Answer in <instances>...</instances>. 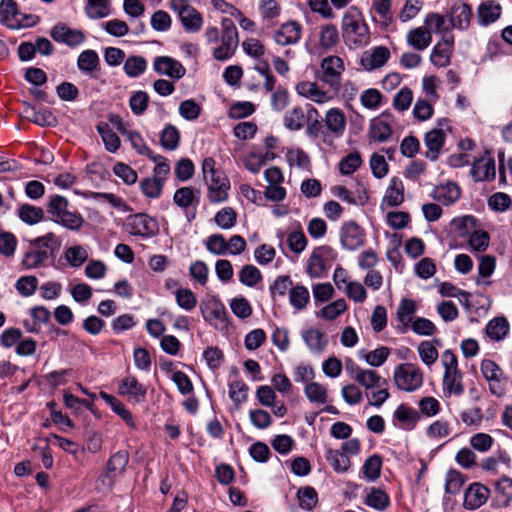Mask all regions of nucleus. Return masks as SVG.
<instances>
[{"mask_svg":"<svg viewBox=\"0 0 512 512\" xmlns=\"http://www.w3.org/2000/svg\"><path fill=\"white\" fill-rule=\"evenodd\" d=\"M353 379L363 386L366 392L374 388H380L383 384H386V380L376 371L359 367L353 369Z\"/></svg>","mask_w":512,"mask_h":512,"instance_id":"obj_23","label":"nucleus"},{"mask_svg":"<svg viewBox=\"0 0 512 512\" xmlns=\"http://www.w3.org/2000/svg\"><path fill=\"white\" fill-rule=\"evenodd\" d=\"M404 201V184L398 177H392L381 202V208L398 207Z\"/></svg>","mask_w":512,"mask_h":512,"instance_id":"obj_21","label":"nucleus"},{"mask_svg":"<svg viewBox=\"0 0 512 512\" xmlns=\"http://www.w3.org/2000/svg\"><path fill=\"white\" fill-rule=\"evenodd\" d=\"M24 111L26 117L39 126H52L56 122L54 115L47 109L36 110L35 107L27 105Z\"/></svg>","mask_w":512,"mask_h":512,"instance_id":"obj_40","label":"nucleus"},{"mask_svg":"<svg viewBox=\"0 0 512 512\" xmlns=\"http://www.w3.org/2000/svg\"><path fill=\"white\" fill-rule=\"evenodd\" d=\"M125 228L130 234L143 238L152 237L158 232L157 221L145 213L128 216Z\"/></svg>","mask_w":512,"mask_h":512,"instance_id":"obj_10","label":"nucleus"},{"mask_svg":"<svg viewBox=\"0 0 512 512\" xmlns=\"http://www.w3.org/2000/svg\"><path fill=\"white\" fill-rule=\"evenodd\" d=\"M392 135L390 124L382 118L371 120L369 127V136L373 141L385 142Z\"/></svg>","mask_w":512,"mask_h":512,"instance_id":"obj_35","label":"nucleus"},{"mask_svg":"<svg viewBox=\"0 0 512 512\" xmlns=\"http://www.w3.org/2000/svg\"><path fill=\"white\" fill-rule=\"evenodd\" d=\"M215 160L207 157L202 163L203 178L207 185V198L210 203L216 204L228 199L230 181L224 172L215 168Z\"/></svg>","mask_w":512,"mask_h":512,"instance_id":"obj_3","label":"nucleus"},{"mask_svg":"<svg viewBox=\"0 0 512 512\" xmlns=\"http://www.w3.org/2000/svg\"><path fill=\"white\" fill-rule=\"evenodd\" d=\"M393 380L399 390L413 392L423 384V372L412 363H402L396 366Z\"/></svg>","mask_w":512,"mask_h":512,"instance_id":"obj_4","label":"nucleus"},{"mask_svg":"<svg viewBox=\"0 0 512 512\" xmlns=\"http://www.w3.org/2000/svg\"><path fill=\"white\" fill-rule=\"evenodd\" d=\"M163 185L160 179L154 177L144 178L140 182L141 191L149 198H158L162 193Z\"/></svg>","mask_w":512,"mask_h":512,"instance_id":"obj_61","label":"nucleus"},{"mask_svg":"<svg viewBox=\"0 0 512 512\" xmlns=\"http://www.w3.org/2000/svg\"><path fill=\"white\" fill-rule=\"evenodd\" d=\"M153 69L159 75H166L172 79H180L185 73V67L169 56H158L153 61Z\"/></svg>","mask_w":512,"mask_h":512,"instance_id":"obj_18","label":"nucleus"},{"mask_svg":"<svg viewBox=\"0 0 512 512\" xmlns=\"http://www.w3.org/2000/svg\"><path fill=\"white\" fill-rule=\"evenodd\" d=\"M306 115L300 106L288 110L283 118L284 126L290 131H299L305 126Z\"/></svg>","mask_w":512,"mask_h":512,"instance_id":"obj_38","label":"nucleus"},{"mask_svg":"<svg viewBox=\"0 0 512 512\" xmlns=\"http://www.w3.org/2000/svg\"><path fill=\"white\" fill-rule=\"evenodd\" d=\"M176 303L186 311L193 310L197 305L195 294L188 288H180L175 292Z\"/></svg>","mask_w":512,"mask_h":512,"instance_id":"obj_63","label":"nucleus"},{"mask_svg":"<svg viewBox=\"0 0 512 512\" xmlns=\"http://www.w3.org/2000/svg\"><path fill=\"white\" fill-rule=\"evenodd\" d=\"M364 504L377 511H384L390 506V497L382 489L372 487L364 498Z\"/></svg>","mask_w":512,"mask_h":512,"instance_id":"obj_32","label":"nucleus"},{"mask_svg":"<svg viewBox=\"0 0 512 512\" xmlns=\"http://www.w3.org/2000/svg\"><path fill=\"white\" fill-rule=\"evenodd\" d=\"M310 301L309 290L303 285H295L290 289L289 302L296 311L304 310Z\"/></svg>","mask_w":512,"mask_h":512,"instance_id":"obj_39","label":"nucleus"},{"mask_svg":"<svg viewBox=\"0 0 512 512\" xmlns=\"http://www.w3.org/2000/svg\"><path fill=\"white\" fill-rule=\"evenodd\" d=\"M454 50L453 35H443L442 39L433 47L430 55L431 63L439 68L450 65Z\"/></svg>","mask_w":512,"mask_h":512,"instance_id":"obj_13","label":"nucleus"},{"mask_svg":"<svg viewBox=\"0 0 512 512\" xmlns=\"http://www.w3.org/2000/svg\"><path fill=\"white\" fill-rule=\"evenodd\" d=\"M297 498L299 506L307 511L313 510L318 503V494L311 486H305L298 490Z\"/></svg>","mask_w":512,"mask_h":512,"instance_id":"obj_52","label":"nucleus"},{"mask_svg":"<svg viewBox=\"0 0 512 512\" xmlns=\"http://www.w3.org/2000/svg\"><path fill=\"white\" fill-rule=\"evenodd\" d=\"M259 11L263 21H272L279 17L281 6L276 0H260Z\"/></svg>","mask_w":512,"mask_h":512,"instance_id":"obj_60","label":"nucleus"},{"mask_svg":"<svg viewBox=\"0 0 512 512\" xmlns=\"http://www.w3.org/2000/svg\"><path fill=\"white\" fill-rule=\"evenodd\" d=\"M118 393L135 403H143L146 400L147 387L135 376L128 374L119 382Z\"/></svg>","mask_w":512,"mask_h":512,"instance_id":"obj_12","label":"nucleus"},{"mask_svg":"<svg viewBox=\"0 0 512 512\" xmlns=\"http://www.w3.org/2000/svg\"><path fill=\"white\" fill-rule=\"evenodd\" d=\"M68 200L60 195H52L49 197L47 203V213L50 215L51 219L56 223L58 219H60L64 213L68 211Z\"/></svg>","mask_w":512,"mask_h":512,"instance_id":"obj_42","label":"nucleus"},{"mask_svg":"<svg viewBox=\"0 0 512 512\" xmlns=\"http://www.w3.org/2000/svg\"><path fill=\"white\" fill-rule=\"evenodd\" d=\"M472 8L467 3H459L452 7L450 21L454 28L466 29L470 25Z\"/></svg>","mask_w":512,"mask_h":512,"instance_id":"obj_27","label":"nucleus"},{"mask_svg":"<svg viewBox=\"0 0 512 512\" xmlns=\"http://www.w3.org/2000/svg\"><path fill=\"white\" fill-rule=\"evenodd\" d=\"M407 43L418 51L425 50L432 42V35L430 30H427L426 27L421 26L414 29H411L407 33Z\"/></svg>","mask_w":512,"mask_h":512,"instance_id":"obj_29","label":"nucleus"},{"mask_svg":"<svg viewBox=\"0 0 512 512\" xmlns=\"http://www.w3.org/2000/svg\"><path fill=\"white\" fill-rule=\"evenodd\" d=\"M381 468L382 458L374 454L365 460L362 466V473L368 481H375L380 476Z\"/></svg>","mask_w":512,"mask_h":512,"instance_id":"obj_48","label":"nucleus"},{"mask_svg":"<svg viewBox=\"0 0 512 512\" xmlns=\"http://www.w3.org/2000/svg\"><path fill=\"white\" fill-rule=\"evenodd\" d=\"M147 67V61L142 56H129L123 66L125 73L129 77L140 76Z\"/></svg>","mask_w":512,"mask_h":512,"instance_id":"obj_58","label":"nucleus"},{"mask_svg":"<svg viewBox=\"0 0 512 512\" xmlns=\"http://www.w3.org/2000/svg\"><path fill=\"white\" fill-rule=\"evenodd\" d=\"M326 459L337 473L347 472L351 465L349 457L339 450L329 449Z\"/></svg>","mask_w":512,"mask_h":512,"instance_id":"obj_45","label":"nucleus"},{"mask_svg":"<svg viewBox=\"0 0 512 512\" xmlns=\"http://www.w3.org/2000/svg\"><path fill=\"white\" fill-rule=\"evenodd\" d=\"M173 201L177 206L186 210L192 205L196 207L200 202V198L192 187H182L175 191Z\"/></svg>","mask_w":512,"mask_h":512,"instance_id":"obj_37","label":"nucleus"},{"mask_svg":"<svg viewBox=\"0 0 512 512\" xmlns=\"http://www.w3.org/2000/svg\"><path fill=\"white\" fill-rule=\"evenodd\" d=\"M293 287V282L288 275L278 276L269 287L270 295L273 301L278 297H284Z\"/></svg>","mask_w":512,"mask_h":512,"instance_id":"obj_49","label":"nucleus"},{"mask_svg":"<svg viewBox=\"0 0 512 512\" xmlns=\"http://www.w3.org/2000/svg\"><path fill=\"white\" fill-rule=\"evenodd\" d=\"M339 42V31L334 24H325L319 30V45L324 49H332Z\"/></svg>","mask_w":512,"mask_h":512,"instance_id":"obj_41","label":"nucleus"},{"mask_svg":"<svg viewBox=\"0 0 512 512\" xmlns=\"http://www.w3.org/2000/svg\"><path fill=\"white\" fill-rule=\"evenodd\" d=\"M97 131L102 137L105 144V148L109 152H116L120 147V138L118 135L109 127L107 123H100L97 126Z\"/></svg>","mask_w":512,"mask_h":512,"instance_id":"obj_47","label":"nucleus"},{"mask_svg":"<svg viewBox=\"0 0 512 512\" xmlns=\"http://www.w3.org/2000/svg\"><path fill=\"white\" fill-rule=\"evenodd\" d=\"M451 227L458 236L465 237L476 229V219L470 215L454 218Z\"/></svg>","mask_w":512,"mask_h":512,"instance_id":"obj_51","label":"nucleus"},{"mask_svg":"<svg viewBox=\"0 0 512 512\" xmlns=\"http://www.w3.org/2000/svg\"><path fill=\"white\" fill-rule=\"evenodd\" d=\"M99 395L111 407V409L125 421L127 425L130 427L135 426L132 414L120 400L104 391H101Z\"/></svg>","mask_w":512,"mask_h":512,"instance_id":"obj_34","label":"nucleus"},{"mask_svg":"<svg viewBox=\"0 0 512 512\" xmlns=\"http://www.w3.org/2000/svg\"><path fill=\"white\" fill-rule=\"evenodd\" d=\"M496 493L501 505L507 506L512 500V479L504 477L496 483Z\"/></svg>","mask_w":512,"mask_h":512,"instance_id":"obj_64","label":"nucleus"},{"mask_svg":"<svg viewBox=\"0 0 512 512\" xmlns=\"http://www.w3.org/2000/svg\"><path fill=\"white\" fill-rule=\"evenodd\" d=\"M446 133L443 128H433L425 134L424 144L427 148L425 157L430 161H436L444 146Z\"/></svg>","mask_w":512,"mask_h":512,"instance_id":"obj_19","label":"nucleus"},{"mask_svg":"<svg viewBox=\"0 0 512 512\" xmlns=\"http://www.w3.org/2000/svg\"><path fill=\"white\" fill-rule=\"evenodd\" d=\"M390 58V51L385 46H376L362 53L360 64L366 71L383 67Z\"/></svg>","mask_w":512,"mask_h":512,"instance_id":"obj_15","label":"nucleus"},{"mask_svg":"<svg viewBox=\"0 0 512 512\" xmlns=\"http://www.w3.org/2000/svg\"><path fill=\"white\" fill-rule=\"evenodd\" d=\"M510 325L504 316L491 319L485 328L486 335L493 341L503 340L509 333Z\"/></svg>","mask_w":512,"mask_h":512,"instance_id":"obj_30","label":"nucleus"},{"mask_svg":"<svg viewBox=\"0 0 512 512\" xmlns=\"http://www.w3.org/2000/svg\"><path fill=\"white\" fill-rule=\"evenodd\" d=\"M296 91L299 95L313 101L316 104L322 105L335 99L338 92H334L329 88L323 90L316 82L302 81L296 86Z\"/></svg>","mask_w":512,"mask_h":512,"instance_id":"obj_11","label":"nucleus"},{"mask_svg":"<svg viewBox=\"0 0 512 512\" xmlns=\"http://www.w3.org/2000/svg\"><path fill=\"white\" fill-rule=\"evenodd\" d=\"M461 195L460 187L454 182H447L438 185L432 192L434 200L442 203L443 205H451L455 203Z\"/></svg>","mask_w":512,"mask_h":512,"instance_id":"obj_24","label":"nucleus"},{"mask_svg":"<svg viewBox=\"0 0 512 512\" xmlns=\"http://www.w3.org/2000/svg\"><path fill=\"white\" fill-rule=\"evenodd\" d=\"M170 8L178 14L184 29L190 33H196L203 26V17L188 0H171Z\"/></svg>","mask_w":512,"mask_h":512,"instance_id":"obj_6","label":"nucleus"},{"mask_svg":"<svg viewBox=\"0 0 512 512\" xmlns=\"http://www.w3.org/2000/svg\"><path fill=\"white\" fill-rule=\"evenodd\" d=\"M19 218L29 224L34 225L44 219V210L30 204H24L18 209Z\"/></svg>","mask_w":512,"mask_h":512,"instance_id":"obj_46","label":"nucleus"},{"mask_svg":"<svg viewBox=\"0 0 512 512\" xmlns=\"http://www.w3.org/2000/svg\"><path fill=\"white\" fill-rule=\"evenodd\" d=\"M302 36V25L296 20L283 23L274 32V41L281 46L294 45Z\"/></svg>","mask_w":512,"mask_h":512,"instance_id":"obj_14","label":"nucleus"},{"mask_svg":"<svg viewBox=\"0 0 512 512\" xmlns=\"http://www.w3.org/2000/svg\"><path fill=\"white\" fill-rule=\"evenodd\" d=\"M443 393L446 397L451 395L460 396L464 392L462 384V373L458 371L444 372L443 376Z\"/></svg>","mask_w":512,"mask_h":512,"instance_id":"obj_28","label":"nucleus"},{"mask_svg":"<svg viewBox=\"0 0 512 512\" xmlns=\"http://www.w3.org/2000/svg\"><path fill=\"white\" fill-rule=\"evenodd\" d=\"M471 175L477 182L493 181L496 176L495 160L489 151H485V155L476 160L471 168Z\"/></svg>","mask_w":512,"mask_h":512,"instance_id":"obj_17","label":"nucleus"},{"mask_svg":"<svg viewBox=\"0 0 512 512\" xmlns=\"http://www.w3.org/2000/svg\"><path fill=\"white\" fill-rule=\"evenodd\" d=\"M339 238L344 249L353 251L365 244L366 233L356 221L349 220L342 223Z\"/></svg>","mask_w":512,"mask_h":512,"instance_id":"obj_9","label":"nucleus"},{"mask_svg":"<svg viewBox=\"0 0 512 512\" xmlns=\"http://www.w3.org/2000/svg\"><path fill=\"white\" fill-rule=\"evenodd\" d=\"M342 38L346 46L356 49L370 42V31L361 12L355 8L347 10L341 21Z\"/></svg>","mask_w":512,"mask_h":512,"instance_id":"obj_2","label":"nucleus"},{"mask_svg":"<svg viewBox=\"0 0 512 512\" xmlns=\"http://www.w3.org/2000/svg\"><path fill=\"white\" fill-rule=\"evenodd\" d=\"M239 44L237 28L230 18L221 20V45L214 49L213 56L217 60L229 59Z\"/></svg>","mask_w":512,"mask_h":512,"instance_id":"obj_5","label":"nucleus"},{"mask_svg":"<svg viewBox=\"0 0 512 512\" xmlns=\"http://www.w3.org/2000/svg\"><path fill=\"white\" fill-rule=\"evenodd\" d=\"M362 164V158L359 152H352L345 156L339 163V171L343 175L354 173Z\"/></svg>","mask_w":512,"mask_h":512,"instance_id":"obj_62","label":"nucleus"},{"mask_svg":"<svg viewBox=\"0 0 512 512\" xmlns=\"http://www.w3.org/2000/svg\"><path fill=\"white\" fill-rule=\"evenodd\" d=\"M304 393L307 399L316 404H325L328 401L327 387L318 383L310 382L304 387Z\"/></svg>","mask_w":512,"mask_h":512,"instance_id":"obj_44","label":"nucleus"},{"mask_svg":"<svg viewBox=\"0 0 512 512\" xmlns=\"http://www.w3.org/2000/svg\"><path fill=\"white\" fill-rule=\"evenodd\" d=\"M129 456L126 451H118L113 454L107 462V472L105 478H113L122 474L128 464Z\"/></svg>","mask_w":512,"mask_h":512,"instance_id":"obj_33","label":"nucleus"},{"mask_svg":"<svg viewBox=\"0 0 512 512\" xmlns=\"http://www.w3.org/2000/svg\"><path fill=\"white\" fill-rule=\"evenodd\" d=\"M334 258V251L331 247L323 245L315 248L307 262V273L312 278L324 276Z\"/></svg>","mask_w":512,"mask_h":512,"instance_id":"obj_7","label":"nucleus"},{"mask_svg":"<svg viewBox=\"0 0 512 512\" xmlns=\"http://www.w3.org/2000/svg\"><path fill=\"white\" fill-rule=\"evenodd\" d=\"M489 497V489L480 483L471 484L464 495V507L475 510L484 505Z\"/></svg>","mask_w":512,"mask_h":512,"instance_id":"obj_20","label":"nucleus"},{"mask_svg":"<svg viewBox=\"0 0 512 512\" xmlns=\"http://www.w3.org/2000/svg\"><path fill=\"white\" fill-rule=\"evenodd\" d=\"M345 113L338 107L325 112L322 120L315 119L308 123L306 133L312 138H321L326 144H332L334 139L341 138L346 130Z\"/></svg>","mask_w":512,"mask_h":512,"instance_id":"obj_1","label":"nucleus"},{"mask_svg":"<svg viewBox=\"0 0 512 512\" xmlns=\"http://www.w3.org/2000/svg\"><path fill=\"white\" fill-rule=\"evenodd\" d=\"M20 11L14 0H1L0 2V20L10 29H19Z\"/></svg>","mask_w":512,"mask_h":512,"instance_id":"obj_26","label":"nucleus"},{"mask_svg":"<svg viewBox=\"0 0 512 512\" xmlns=\"http://www.w3.org/2000/svg\"><path fill=\"white\" fill-rule=\"evenodd\" d=\"M132 147L141 155L147 156L152 161L156 162L160 155H155L153 151L145 144L142 136L137 131H130L126 135Z\"/></svg>","mask_w":512,"mask_h":512,"instance_id":"obj_54","label":"nucleus"},{"mask_svg":"<svg viewBox=\"0 0 512 512\" xmlns=\"http://www.w3.org/2000/svg\"><path fill=\"white\" fill-rule=\"evenodd\" d=\"M502 14V6L494 0H485L477 8V21L481 26L496 22Z\"/></svg>","mask_w":512,"mask_h":512,"instance_id":"obj_22","label":"nucleus"},{"mask_svg":"<svg viewBox=\"0 0 512 512\" xmlns=\"http://www.w3.org/2000/svg\"><path fill=\"white\" fill-rule=\"evenodd\" d=\"M99 65L100 59L94 50H85L78 56V69L88 75H92L96 70H98Z\"/></svg>","mask_w":512,"mask_h":512,"instance_id":"obj_36","label":"nucleus"},{"mask_svg":"<svg viewBox=\"0 0 512 512\" xmlns=\"http://www.w3.org/2000/svg\"><path fill=\"white\" fill-rule=\"evenodd\" d=\"M417 310L415 301L411 299H402L397 309V319L404 326L403 332L406 331L408 325L412 323L413 315Z\"/></svg>","mask_w":512,"mask_h":512,"instance_id":"obj_43","label":"nucleus"},{"mask_svg":"<svg viewBox=\"0 0 512 512\" xmlns=\"http://www.w3.org/2000/svg\"><path fill=\"white\" fill-rule=\"evenodd\" d=\"M322 76L320 80L327 84L334 92H339L342 73L345 65L339 56L325 57L321 62Z\"/></svg>","mask_w":512,"mask_h":512,"instance_id":"obj_8","label":"nucleus"},{"mask_svg":"<svg viewBox=\"0 0 512 512\" xmlns=\"http://www.w3.org/2000/svg\"><path fill=\"white\" fill-rule=\"evenodd\" d=\"M214 221L221 229H231L236 224L237 213L232 207H224L215 214Z\"/></svg>","mask_w":512,"mask_h":512,"instance_id":"obj_57","label":"nucleus"},{"mask_svg":"<svg viewBox=\"0 0 512 512\" xmlns=\"http://www.w3.org/2000/svg\"><path fill=\"white\" fill-rule=\"evenodd\" d=\"M262 280L261 271L254 265H244L239 271V281L248 287L256 286Z\"/></svg>","mask_w":512,"mask_h":512,"instance_id":"obj_53","label":"nucleus"},{"mask_svg":"<svg viewBox=\"0 0 512 512\" xmlns=\"http://www.w3.org/2000/svg\"><path fill=\"white\" fill-rule=\"evenodd\" d=\"M394 419L401 424V428L411 430L420 419V415L415 409L405 404H401L394 412Z\"/></svg>","mask_w":512,"mask_h":512,"instance_id":"obj_31","label":"nucleus"},{"mask_svg":"<svg viewBox=\"0 0 512 512\" xmlns=\"http://www.w3.org/2000/svg\"><path fill=\"white\" fill-rule=\"evenodd\" d=\"M66 261L72 267H80L88 259V251L81 245L71 246L64 253Z\"/></svg>","mask_w":512,"mask_h":512,"instance_id":"obj_56","label":"nucleus"},{"mask_svg":"<svg viewBox=\"0 0 512 512\" xmlns=\"http://www.w3.org/2000/svg\"><path fill=\"white\" fill-rule=\"evenodd\" d=\"M248 390V385L241 380H234L229 383V397L236 407L247 400Z\"/></svg>","mask_w":512,"mask_h":512,"instance_id":"obj_55","label":"nucleus"},{"mask_svg":"<svg viewBox=\"0 0 512 512\" xmlns=\"http://www.w3.org/2000/svg\"><path fill=\"white\" fill-rule=\"evenodd\" d=\"M87 15L92 19H100L110 14L109 0H87Z\"/></svg>","mask_w":512,"mask_h":512,"instance_id":"obj_59","label":"nucleus"},{"mask_svg":"<svg viewBox=\"0 0 512 512\" xmlns=\"http://www.w3.org/2000/svg\"><path fill=\"white\" fill-rule=\"evenodd\" d=\"M301 335L305 344L313 353H322L328 345L326 335L317 328L305 329Z\"/></svg>","mask_w":512,"mask_h":512,"instance_id":"obj_25","label":"nucleus"},{"mask_svg":"<svg viewBox=\"0 0 512 512\" xmlns=\"http://www.w3.org/2000/svg\"><path fill=\"white\" fill-rule=\"evenodd\" d=\"M179 142V130L175 126L167 124L160 134V143L162 147L167 150H174L178 147Z\"/></svg>","mask_w":512,"mask_h":512,"instance_id":"obj_50","label":"nucleus"},{"mask_svg":"<svg viewBox=\"0 0 512 512\" xmlns=\"http://www.w3.org/2000/svg\"><path fill=\"white\" fill-rule=\"evenodd\" d=\"M50 36L54 41L64 43L69 47H76L85 41L82 31L72 29L65 24L55 25L50 31Z\"/></svg>","mask_w":512,"mask_h":512,"instance_id":"obj_16","label":"nucleus"}]
</instances>
